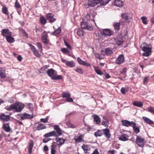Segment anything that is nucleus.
<instances>
[{
	"label": "nucleus",
	"instance_id": "47",
	"mask_svg": "<svg viewBox=\"0 0 154 154\" xmlns=\"http://www.w3.org/2000/svg\"><path fill=\"white\" fill-rule=\"evenodd\" d=\"M62 95L63 97L66 98V99L69 97H71V94L67 92H63L62 93Z\"/></svg>",
	"mask_w": 154,
	"mask_h": 154
},
{
	"label": "nucleus",
	"instance_id": "15",
	"mask_svg": "<svg viewBox=\"0 0 154 154\" xmlns=\"http://www.w3.org/2000/svg\"><path fill=\"white\" fill-rule=\"evenodd\" d=\"M20 119L22 120L25 119H32L33 118V116L26 113H24L21 114Z\"/></svg>",
	"mask_w": 154,
	"mask_h": 154
},
{
	"label": "nucleus",
	"instance_id": "38",
	"mask_svg": "<svg viewBox=\"0 0 154 154\" xmlns=\"http://www.w3.org/2000/svg\"><path fill=\"white\" fill-rule=\"evenodd\" d=\"M46 128V126H45L44 124H38V125L36 127V129L37 130H41L42 129H44Z\"/></svg>",
	"mask_w": 154,
	"mask_h": 154
},
{
	"label": "nucleus",
	"instance_id": "53",
	"mask_svg": "<svg viewBox=\"0 0 154 154\" xmlns=\"http://www.w3.org/2000/svg\"><path fill=\"white\" fill-rule=\"evenodd\" d=\"M36 44L39 49L40 50L41 52H42V45L41 43L38 42L36 43Z\"/></svg>",
	"mask_w": 154,
	"mask_h": 154
},
{
	"label": "nucleus",
	"instance_id": "14",
	"mask_svg": "<svg viewBox=\"0 0 154 154\" xmlns=\"http://www.w3.org/2000/svg\"><path fill=\"white\" fill-rule=\"evenodd\" d=\"M2 128L6 132H10L11 131L9 123H3L2 126Z\"/></svg>",
	"mask_w": 154,
	"mask_h": 154
},
{
	"label": "nucleus",
	"instance_id": "26",
	"mask_svg": "<svg viewBox=\"0 0 154 154\" xmlns=\"http://www.w3.org/2000/svg\"><path fill=\"white\" fill-rule=\"evenodd\" d=\"M114 41L118 45H122L123 42V38L122 37H117L115 38Z\"/></svg>",
	"mask_w": 154,
	"mask_h": 154
},
{
	"label": "nucleus",
	"instance_id": "63",
	"mask_svg": "<svg viewBox=\"0 0 154 154\" xmlns=\"http://www.w3.org/2000/svg\"><path fill=\"white\" fill-rule=\"evenodd\" d=\"M50 139L45 138L43 140V142L44 143H47L50 140Z\"/></svg>",
	"mask_w": 154,
	"mask_h": 154
},
{
	"label": "nucleus",
	"instance_id": "45",
	"mask_svg": "<svg viewBox=\"0 0 154 154\" xmlns=\"http://www.w3.org/2000/svg\"><path fill=\"white\" fill-rule=\"evenodd\" d=\"M120 23L119 22L115 23L113 24V26L115 29L117 31H119L120 29Z\"/></svg>",
	"mask_w": 154,
	"mask_h": 154
},
{
	"label": "nucleus",
	"instance_id": "52",
	"mask_svg": "<svg viewBox=\"0 0 154 154\" xmlns=\"http://www.w3.org/2000/svg\"><path fill=\"white\" fill-rule=\"evenodd\" d=\"M62 77L61 75H57L56 73L54 77L53 78V80H60L62 79Z\"/></svg>",
	"mask_w": 154,
	"mask_h": 154
},
{
	"label": "nucleus",
	"instance_id": "8",
	"mask_svg": "<svg viewBox=\"0 0 154 154\" xmlns=\"http://www.w3.org/2000/svg\"><path fill=\"white\" fill-rule=\"evenodd\" d=\"M101 53L103 55L109 56L113 54V51L110 48H106L101 50Z\"/></svg>",
	"mask_w": 154,
	"mask_h": 154
},
{
	"label": "nucleus",
	"instance_id": "49",
	"mask_svg": "<svg viewBox=\"0 0 154 154\" xmlns=\"http://www.w3.org/2000/svg\"><path fill=\"white\" fill-rule=\"evenodd\" d=\"M94 16L92 15V18H91V16L90 14H88L86 15V16L85 17V19L87 20H89L91 19V20L92 21H94Z\"/></svg>",
	"mask_w": 154,
	"mask_h": 154
},
{
	"label": "nucleus",
	"instance_id": "61",
	"mask_svg": "<svg viewBox=\"0 0 154 154\" xmlns=\"http://www.w3.org/2000/svg\"><path fill=\"white\" fill-rule=\"evenodd\" d=\"M66 100L67 102H73L72 99L70 97H69L66 98Z\"/></svg>",
	"mask_w": 154,
	"mask_h": 154
},
{
	"label": "nucleus",
	"instance_id": "46",
	"mask_svg": "<svg viewBox=\"0 0 154 154\" xmlns=\"http://www.w3.org/2000/svg\"><path fill=\"white\" fill-rule=\"evenodd\" d=\"M103 134L102 130H98L97 131L94 133V136L96 137L101 136Z\"/></svg>",
	"mask_w": 154,
	"mask_h": 154
},
{
	"label": "nucleus",
	"instance_id": "48",
	"mask_svg": "<svg viewBox=\"0 0 154 154\" xmlns=\"http://www.w3.org/2000/svg\"><path fill=\"white\" fill-rule=\"evenodd\" d=\"M99 3L101 5H105L107 4L110 0H99Z\"/></svg>",
	"mask_w": 154,
	"mask_h": 154
},
{
	"label": "nucleus",
	"instance_id": "55",
	"mask_svg": "<svg viewBox=\"0 0 154 154\" xmlns=\"http://www.w3.org/2000/svg\"><path fill=\"white\" fill-rule=\"evenodd\" d=\"M49 119V117L48 116H47L45 118V119H41L40 120V121L44 123H46L47 122H48V120Z\"/></svg>",
	"mask_w": 154,
	"mask_h": 154
},
{
	"label": "nucleus",
	"instance_id": "25",
	"mask_svg": "<svg viewBox=\"0 0 154 154\" xmlns=\"http://www.w3.org/2000/svg\"><path fill=\"white\" fill-rule=\"evenodd\" d=\"M122 122L123 125L126 127H128L129 126H132L134 122H129L128 120H122Z\"/></svg>",
	"mask_w": 154,
	"mask_h": 154
},
{
	"label": "nucleus",
	"instance_id": "7",
	"mask_svg": "<svg viewBox=\"0 0 154 154\" xmlns=\"http://www.w3.org/2000/svg\"><path fill=\"white\" fill-rule=\"evenodd\" d=\"M133 14L131 13H124L121 14V17L122 19L125 20L127 22H129L128 20L132 18Z\"/></svg>",
	"mask_w": 154,
	"mask_h": 154
},
{
	"label": "nucleus",
	"instance_id": "31",
	"mask_svg": "<svg viewBox=\"0 0 154 154\" xmlns=\"http://www.w3.org/2000/svg\"><path fill=\"white\" fill-rule=\"evenodd\" d=\"M0 76L2 79L6 77L5 70L1 67H0Z\"/></svg>",
	"mask_w": 154,
	"mask_h": 154
},
{
	"label": "nucleus",
	"instance_id": "2",
	"mask_svg": "<svg viewBox=\"0 0 154 154\" xmlns=\"http://www.w3.org/2000/svg\"><path fill=\"white\" fill-rule=\"evenodd\" d=\"M54 129L55 131H54L46 133L44 135V137H48L52 136L57 137L62 134L61 130L59 128V125H55L54 126Z\"/></svg>",
	"mask_w": 154,
	"mask_h": 154
},
{
	"label": "nucleus",
	"instance_id": "23",
	"mask_svg": "<svg viewBox=\"0 0 154 154\" xmlns=\"http://www.w3.org/2000/svg\"><path fill=\"white\" fill-rule=\"evenodd\" d=\"M84 136V134H79V136L75 137L74 138V140H75V142L79 143L84 141V140H82V137Z\"/></svg>",
	"mask_w": 154,
	"mask_h": 154
},
{
	"label": "nucleus",
	"instance_id": "9",
	"mask_svg": "<svg viewBox=\"0 0 154 154\" xmlns=\"http://www.w3.org/2000/svg\"><path fill=\"white\" fill-rule=\"evenodd\" d=\"M61 61L62 62L65 63L66 66L70 67H74L75 65V63L73 60L68 61L62 59Z\"/></svg>",
	"mask_w": 154,
	"mask_h": 154
},
{
	"label": "nucleus",
	"instance_id": "62",
	"mask_svg": "<svg viewBox=\"0 0 154 154\" xmlns=\"http://www.w3.org/2000/svg\"><path fill=\"white\" fill-rule=\"evenodd\" d=\"M127 69L126 67H124L122 69V71L120 72L121 74H123L125 73L127 71Z\"/></svg>",
	"mask_w": 154,
	"mask_h": 154
},
{
	"label": "nucleus",
	"instance_id": "64",
	"mask_svg": "<svg viewBox=\"0 0 154 154\" xmlns=\"http://www.w3.org/2000/svg\"><path fill=\"white\" fill-rule=\"evenodd\" d=\"M44 150L45 152H47L48 151V147L47 145H45L44 146Z\"/></svg>",
	"mask_w": 154,
	"mask_h": 154
},
{
	"label": "nucleus",
	"instance_id": "59",
	"mask_svg": "<svg viewBox=\"0 0 154 154\" xmlns=\"http://www.w3.org/2000/svg\"><path fill=\"white\" fill-rule=\"evenodd\" d=\"M22 32L23 34L27 38H28V35L27 33L26 32V31L24 29H21Z\"/></svg>",
	"mask_w": 154,
	"mask_h": 154
},
{
	"label": "nucleus",
	"instance_id": "34",
	"mask_svg": "<svg viewBox=\"0 0 154 154\" xmlns=\"http://www.w3.org/2000/svg\"><path fill=\"white\" fill-rule=\"evenodd\" d=\"M7 42L10 43H13L15 41L14 38L12 37V35H9L6 38Z\"/></svg>",
	"mask_w": 154,
	"mask_h": 154
},
{
	"label": "nucleus",
	"instance_id": "24",
	"mask_svg": "<svg viewBox=\"0 0 154 154\" xmlns=\"http://www.w3.org/2000/svg\"><path fill=\"white\" fill-rule=\"evenodd\" d=\"M99 0H89L88 4L89 6L94 7L99 3Z\"/></svg>",
	"mask_w": 154,
	"mask_h": 154
},
{
	"label": "nucleus",
	"instance_id": "54",
	"mask_svg": "<svg viewBox=\"0 0 154 154\" xmlns=\"http://www.w3.org/2000/svg\"><path fill=\"white\" fill-rule=\"evenodd\" d=\"M64 43L67 48H68V49L70 50H71L72 49V47L65 40H64Z\"/></svg>",
	"mask_w": 154,
	"mask_h": 154
},
{
	"label": "nucleus",
	"instance_id": "51",
	"mask_svg": "<svg viewBox=\"0 0 154 154\" xmlns=\"http://www.w3.org/2000/svg\"><path fill=\"white\" fill-rule=\"evenodd\" d=\"M147 19V17H142L141 18L142 22L144 24L146 25L148 23V22L146 21Z\"/></svg>",
	"mask_w": 154,
	"mask_h": 154
},
{
	"label": "nucleus",
	"instance_id": "12",
	"mask_svg": "<svg viewBox=\"0 0 154 154\" xmlns=\"http://www.w3.org/2000/svg\"><path fill=\"white\" fill-rule=\"evenodd\" d=\"M81 27L82 29H86L87 30L90 31L92 30L93 29L92 27L89 26H88L87 23L86 22L84 21L81 22Z\"/></svg>",
	"mask_w": 154,
	"mask_h": 154
},
{
	"label": "nucleus",
	"instance_id": "11",
	"mask_svg": "<svg viewBox=\"0 0 154 154\" xmlns=\"http://www.w3.org/2000/svg\"><path fill=\"white\" fill-rule=\"evenodd\" d=\"M0 120L4 122H7L10 120V117L9 115H6L4 113L0 114Z\"/></svg>",
	"mask_w": 154,
	"mask_h": 154
},
{
	"label": "nucleus",
	"instance_id": "18",
	"mask_svg": "<svg viewBox=\"0 0 154 154\" xmlns=\"http://www.w3.org/2000/svg\"><path fill=\"white\" fill-rule=\"evenodd\" d=\"M77 60L79 63L80 65L85 66L87 67H90L91 66V64L90 63H88L85 61H83L79 57L77 58Z\"/></svg>",
	"mask_w": 154,
	"mask_h": 154
},
{
	"label": "nucleus",
	"instance_id": "13",
	"mask_svg": "<svg viewBox=\"0 0 154 154\" xmlns=\"http://www.w3.org/2000/svg\"><path fill=\"white\" fill-rule=\"evenodd\" d=\"M1 34L4 37L6 38L9 35H12V32L8 29H2L1 31Z\"/></svg>",
	"mask_w": 154,
	"mask_h": 154
},
{
	"label": "nucleus",
	"instance_id": "40",
	"mask_svg": "<svg viewBox=\"0 0 154 154\" xmlns=\"http://www.w3.org/2000/svg\"><path fill=\"white\" fill-rule=\"evenodd\" d=\"M33 142L31 140L29 144V146L28 149V152L29 154H31L32 152V149L33 146Z\"/></svg>",
	"mask_w": 154,
	"mask_h": 154
},
{
	"label": "nucleus",
	"instance_id": "22",
	"mask_svg": "<svg viewBox=\"0 0 154 154\" xmlns=\"http://www.w3.org/2000/svg\"><path fill=\"white\" fill-rule=\"evenodd\" d=\"M15 7L16 8L17 11L19 14H20L22 11L21 6L18 2V0H16L15 3Z\"/></svg>",
	"mask_w": 154,
	"mask_h": 154
},
{
	"label": "nucleus",
	"instance_id": "43",
	"mask_svg": "<svg viewBox=\"0 0 154 154\" xmlns=\"http://www.w3.org/2000/svg\"><path fill=\"white\" fill-rule=\"evenodd\" d=\"M133 104L135 106L139 107H141L143 106V103L140 101H134L133 103Z\"/></svg>",
	"mask_w": 154,
	"mask_h": 154
},
{
	"label": "nucleus",
	"instance_id": "27",
	"mask_svg": "<svg viewBox=\"0 0 154 154\" xmlns=\"http://www.w3.org/2000/svg\"><path fill=\"white\" fill-rule=\"evenodd\" d=\"M129 136L126 134H122L120 136L119 139L122 141H125L128 140Z\"/></svg>",
	"mask_w": 154,
	"mask_h": 154
},
{
	"label": "nucleus",
	"instance_id": "21",
	"mask_svg": "<svg viewBox=\"0 0 154 154\" xmlns=\"http://www.w3.org/2000/svg\"><path fill=\"white\" fill-rule=\"evenodd\" d=\"M54 15L51 13L48 14L46 15L47 19L49 20V22L52 23L56 20V19L54 17Z\"/></svg>",
	"mask_w": 154,
	"mask_h": 154
},
{
	"label": "nucleus",
	"instance_id": "42",
	"mask_svg": "<svg viewBox=\"0 0 154 154\" xmlns=\"http://www.w3.org/2000/svg\"><path fill=\"white\" fill-rule=\"evenodd\" d=\"M40 22L42 25H45L47 23L46 19L43 16H41L40 18Z\"/></svg>",
	"mask_w": 154,
	"mask_h": 154
},
{
	"label": "nucleus",
	"instance_id": "50",
	"mask_svg": "<svg viewBox=\"0 0 154 154\" xmlns=\"http://www.w3.org/2000/svg\"><path fill=\"white\" fill-rule=\"evenodd\" d=\"M77 33V35L78 36L81 37L83 36L84 34V32L83 30L81 29H79L78 30Z\"/></svg>",
	"mask_w": 154,
	"mask_h": 154
},
{
	"label": "nucleus",
	"instance_id": "29",
	"mask_svg": "<svg viewBox=\"0 0 154 154\" xmlns=\"http://www.w3.org/2000/svg\"><path fill=\"white\" fill-rule=\"evenodd\" d=\"M51 154H55L56 151V150L57 147L56 145L54 143H52L51 146Z\"/></svg>",
	"mask_w": 154,
	"mask_h": 154
},
{
	"label": "nucleus",
	"instance_id": "33",
	"mask_svg": "<svg viewBox=\"0 0 154 154\" xmlns=\"http://www.w3.org/2000/svg\"><path fill=\"white\" fill-rule=\"evenodd\" d=\"M103 132L105 136L107 138H109L111 137V135L110 134L109 130L108 128H106L103 130Z\"/></svg>",
	"mask_w": 154,
	"mask_h": 154
},
{
	"label": "nucleus",
	"instance_id": "4",
	"mask_svg": "<svg viewBox=\"0 0 154 154\" xmlns=\"http://www.w3.org/2000/svg\"><path fill=\"white\" fill-rule=\"evenodd\" d=\"M100 32L102 35L105 36H110L114 34L113 31L109 29H102Z\"/></svg>",
	"mask_w": 154,
	"mask_h": 154
},
{
	"label": "nucleus",
	"instance_id": "58",
	"mask_svg": "<svg viewBox=\"0 0 154 154\" xmlns=\"http://www.w3.org/2000/svg\"><path fill=\"white\" fill-rule=\"evenodd\" d=\"M109 124V122H107V121H103L101 123L102 125L107 127L108 126V124Z\"/></svg>",
	"mask_w": 154,
	"mask_h": 154
},
{
	"label": "nucleus",
	"instance_id": "41",
	"mask_svg": "<svg viewBox=\"0 0 154 154\" xmlns=\"http://www.w3.org/2000/svg\"><path fill=\"white\" fill-rule=\"evenodd\" d=\"M94 68L96 73L98 75H102L103 73L101 70L99 69V67L97 66H94Z\"/></svg>",
	"mask_w": 154,
	"mask_h": 154
},
{
	"label": "nucleus",
	"instance_id": "10",
	"mask_svg": "<svg viewBox=\"0 0 154 154\" xmlns=\"http://www.w3.org/2000/svg\"><path fill=\"white\" fill-rule=\"evenodd\" d=\"M28 45L30 47L34 54L37 57H40L41 56V55L39 53L38 51L36 49L35 47L30 43L28 44Z\"/></svg>",
	"mask_w": 154,
	"mask_h": 154
},
{
	"label": "nucleus",
	"instance_id": "39",
	"mask_svg": "<svg viewBox=\"0 0 154 154\" xmlns=\"http://www.w3.org/2000/svg\"><path fill=\"white\" fill-rule=\"evenodd\" d=\"M61 29L60 27H58L57 29L55 30L54 31L52 32V35H59L61 32Z\"/></svg>",
	"mask_w": 154,
	"mask_h": 154
},
{
	"label": "nucleus",
	"instance_id": "32",
	"mask_svg": "<svg viewBox=\"0 0 154 154\" xmlns=\"http://www.w3.org/2000/svg\"><path fill=\"white\" fill-rule=\"evenodd\" d=\"M82 148L85 154L88 153V151L90 149V148L88 147V145L86 144H83L82 146Z\"/></svg>",
	"mask_w": 154,
	"mask_h": 154
},
{
	"label": "nucleus",
	"instance_id": "5",
	"mask_svg": "<svg viewBox=\"0 0 154 154\" xmlns=\"http://www.w3.org/2000/svg\"><path fill=\"white\" fill-rule=\"evenodd\" d=\"M142 50L144 52L142 54L143 56L148 57L151 53V49L149 47L147 46L141 47Z\"/></svg>",
	"mask_w": 154,
	"mask_h": 154
},
{
	"label": "nucleus",
	"instance_id": "20",
	"mask_svg": "<svg viewBox=\"0 0 154 154\" xmlns=\"http://www.w3.org/2000/svg\"><path fill=\"white\" fill-rule=\"evenodd\" d=\"M137 124L134 122L133 124L132 125L131 127H133V129L134 133L137 134L140 132V126H138L137 125Z\"/></svg>",
	"mask_w": 154,
	"mask_h": 154
},
{
	"label": "nucleus",
	"instance_id": "57",
	"mask_svg": "<svg viewBox=\"0 0 154 154\" xmlns=\"http://www.w3.org/2000/svg\"><path fill=\"white\" fill-rule=\"evenodd\" d=\"M75 71L80 74H82L83 73V71L82 69L78 68L76 69L75 70Z\"/></svg>",
	"mask_w": 154,
	"mask_h": 154
},
{
	"label": "nucleus",
	"instance_id": "60",
	"mask_svg": "<svg viewBox=\"0 0 154 154\" xmlns=\"http://www.w3.org/2000/svg\"><path fill=\"white\" fill-rule=\"evenodd\" d=\"M94 55L96 58H98L99 59H103V57H101L99 53H96L94 54Z\"/></svg>",
	"mask_w": 154,
	"mask_h": 154
},
{
	"label": "nucleus",
	"instance_id": "3",
	"mask_svg": "<svg viewBox=\"0 0 154 154\" xmlns=\"http://www.w3.org/2000/svg\"><path fill=\"white\" fill-rule=\"evenodd\" d=\"M136 143L139 147H143L144 146L145 139L142 138L141 136H136Z\"/></svg>",
	"mask_w": 154,
	"mask_h": 154
},
{
	"label": "nucleus",
	"instance_id": "19",
	"mask_svg": "<svg viewBox=\"0 0 154 154\" xmlns=\"http://www.w3.org/2000/svg\"><path fill=\"white\" fill-rule=\"evenodd\" d=\"M94 122L98 125H99L101 122V118L100 117L96 114H94L92 116Z\"/></svg>",
	"mask_w": 154,
	"mask_h": 154
},
{
	"label": "nucleus",
	"instance_id": "37",
	"mask_svg": "<svg viewBox=\"0 0 154 154\" xmlns=\"http://www.w3.org/2000/svg\"><path fill=\"white\" fill-rule=\"evenodd\" d=\"M114 4L118 7H122L123 5V2L121 0H116L114 2Z\"/></svg>",
	"mask_w": 154,
	"mask_h": 154
},
{
	"label": "nucleus",
	"instance_id": "44",
	"mask_svg": "<svg viewBox=\"0 0 154 154\" xmlns=\"http://www.w3.org/2000/svg\"><path fill=\"white\" fill-rule=\"evenodd\" d=\"M49 67V66L46 65L40 69L39 72L41 73H44L45 72L46 69Z\"/></svg>",
	"mask_w": 154,
	"mask_h": 154
},
{
	"label": "nucleus",
	"instance_id": "6",
	"mask_svg": "<svg viewBox=\"0 0 154 154\" xmlns=\"http://www.w3.org/2000/svg\"><path fill=\"white\" fill-rule=\"evenodd\" d=\"M48 35L45 31L42 34V42L45 45H48L49 42V40L48 38Z\"/></svg>",
	"mask_w": 154,
	"mask_h": 154
},
{
	"label": "nucleus",
	"instance_id": "28",
	"mask_svg": "<svg viewBox=\"0 0 154 154\" xmlns=\"http://www.w3.org/2000/svg\"><path fill=\"white\" fill-rule=\"evenodd\" d=\"M56 140L57 141V145L58 146L62 145L65 141V140L64 139L60 138H56Z\"/></svg>",
	"mask_w": 154,
	"mask_h": 154
},
{
	"label": "nucleus",
	"instance_id": "56",
	"mask_svg": "<svg viewBox=\"0 0 154 154\" xmlns=\"http://www.w3.org/2000/svg\"><path fill=\"white\" fill-rule=\"evenodd\" d=\"M147 109L148 111L154 115V108L152 107H148Z\"/></svg>",
	"mask_w": 154,
	"mask_h": 154
},
{
	"label": "nucleus",
	"instance_id": "36",
	"mask_svg": "<svg viewBox=\"0 0 154 154\" xmlns=\"http://www.w3.org/2000/svg\"><path fill=\"white\" fill-rule=\"evenodd\" d=\"M3 8L2 10V12L8 16V17H9V12L8 11V8L6 6L2 5Z\"/></svg>",
	"mask_w": 154,
	"mask_h": 154
},
{
	"label": "nucleus",
	"instance_id": "16",
	"mask_svg": "<svg viewBox=\"0 0 154 154\" xmlns=\"http://www.w3.org/2000/svg\"><path fill=\"white\" fill-rule=\"evenodd\" d=\"M125 61L124 55L123 54L119 55L116 60V63L117 64H121Z\"/></svg>",
	"mask_w": 154,
	"mask_h": 154
},
{
	"label": "nucleus",
	"instance_id": "17",
	"mask_svg": "<svg viewBox=\"0 0 154 154\" xmlns=\"http://www.w3.org/2000/svg\"><path fill=\"white\" fill-rule=\"evenodd\" d=\"M57 73V72L53 69H48L47 71L48 75L53 79Z\"/></svg>",
	"mask_w": 154,
	"mask_h": 154
},
{
	"label": "nucleus",
	"instance_id": "30",
	"mask_svg": "<svg viewBox=\"0 0 154 154\" xmlns=\"http://www.w3.org/2000/svg\"><path fill=\"white\" fill-rule=\"evenodd\" d=\"M142 119L145 123L149 125H152L154 123L153 121L146 117H142Z\"/></svg>",
	"mask_w": 154,
	"mask_h": 154
},
{
	"label": "nucleus",
	"instance_id": "35",
	"mask_svg": "<svg viewBox=\"0 0 154 154\" xmlns=\"http://www.w3.org/2000/svg\"><path fill=\"white\" fill-rule=\"evenodd\" d=\"M61 51L63 54H65L69 56H71V54L70 53V51H69V49L65 48H63L61 49Z\"/></svg>",
	"mask_w": 154,
	"mask_h": 154
},
{
	"label": "nucleus",
	"instance_id": "1",
	"mask_svg": "<svg viewBox=\"0 0 154 154\" xmlns=\"http://www.w3.org/2000/svg\"><path fill=\"white\" fill-rule=\"evenodd\" d=\"M25 105L21 102L16 103L9 106L5 107V109L8 111H14V112H20L24 108Z\"/></svg>",
	"mask_w": 154,
	"mask_h": 154
}]
</instances>
